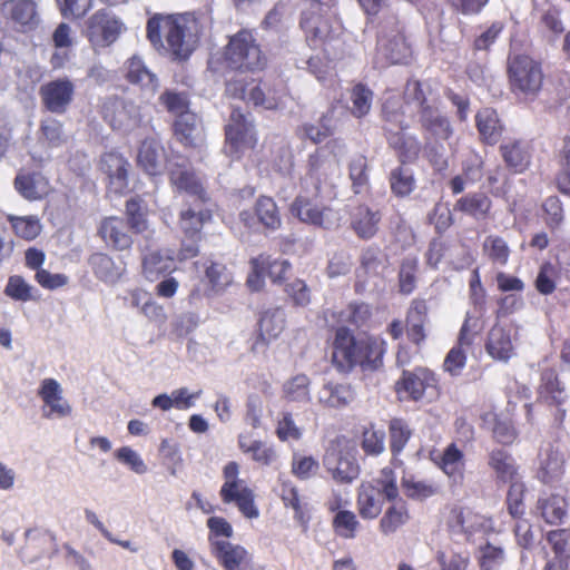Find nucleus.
Masks as SVG:
<instances>
[{"label":"nucleus","mask_w":570,"mask_h":570,"mask_svg":"<svg viewBox=\"0 0 570 570\" xmlns=\"http://www.w3.org/2000/svg\"><path fill=\"white\" fill-rule=\"evenodd\" d=\"M138 166L148 175L155 176L163 171L165 149L155 138L145 139L137 154Z\"/></svg>","instance_id":"24"},{"label":"nucleus","mask_w":570,"mask_h":570,"mask_svg":"<svg viewBox=\"0 0 570 570\" xmlns=\"http://www.w3.org/2000/svg\"><path fill=\"white\" fill-rule=\"evenodd\" d=\"M75 91V83L68 77H60L43 83L39 89V95L48 111L62 115L72 104Z\"/></svg>","instance_id":"11"},{"label":"nucleus","mask_w":570,"mask_h":570,"mask_svg":"<svg viewBox=\"0 0 570 570\" xmlns=\"http://www.w3.org/2000/svg\"><path fill=\"white\" fill-rule=\"evenodd\" d=\"M428 314V304L423 299L412 303L406 318L407 334L412 342L420 344L425 338L424 324Z\"/></svg>","instance_id":"39"},{"label":"nucleus","mask_w":570,"mask_h":570,"mask_svg":"<svg viewBox=\"0 0 570 570\" xmlns=\"http://www.w3.org/2000/svg\"><path fill=\"white\" fill-rule=\"evenodd\" d=\"M175 135L185 146H196L200 140V128L195 115H181L175 121Z\"/></svg>","instance_id":"42"},{"label":"nucleus","mask_w":570,"mask_h":570,"mask_svg":"<svg viewBox=\"0 0 570 570\" xmlns=\"http://www.w3.org/2000/svg\"><path fill=\"white\" fill-rule=\"evenodd\" d=\"M104 117L110 126L124 132L137 128L141 122L139 107L124 98H109L104 105Z\"/></svg>","instance_id":"12"},{"label":"nucleus","mask_w":570,"mask_h":570,"mask_svg":"<svg viewBox=\"0 0 570 570\" xmlns=\"http://www.w3.org/2000/svg\"><path fill=\"white\" fill-rule=\"evenodd\" d=\"M535 511L546 523L551 525L560 524L567 517L568 501L560 494L550 493L538 499Z\"/></svg>","instance_id":"27"},{"label":"nucleus","mask_w":570,"mask_h":570,"mask_svg":"<svg viewBox=\"0 0 570 570\" xmlns=\"http://www.w3.org/2000/svg\"><path fill=\"white\" fill-rule=\"evenodd\" d=\"M277 438L281 441H297L302 436L301 429L295 424L293 416L289 412H283L277 422L276 428Z\"/></svg>","instance_id":"61"},{"label":"nucleus","mask_w":570,"mask_h":570,"mask_svg":"<svg viewBox=\"0 0 570 570\" xmlns=\"http://www.w3.org/2000/svg\"><path fill=\"white\" fill-rule=\"evenodd\" d=\"M351 100L353 104L352 114L355 117L361 118L365 116L371 109L373 92L364 85L358 83L352 90Z\"/></svg>","instance_id":"55"},{"label":"nucleus","mask_w":570,"mask_h":570,"mask_svg":"<svg viewBox=\"0 0 570 570\" xmlns=\"http://www.w3.org/2000/svg\"><path fill=\"white\" fill-rule=\"evenodd\" d=\"M407 519L405 505L401 501L393 502L380 520V529L384 534L394 533Z\"/></svg>","instance_id":"50"},{"label":"nucleus","mask_w":570,"mask_h":570,"mask_svg":"<svg viewBox=\"0 0 570 570\" xmlns=\"http://www.w3.org/2000/svg\"><path fill=\"white\" fill-rule=\"evenodd\" d=\"M257 219L265 227L276 229L281 225V217L275 202L269 197H261L255 207Z\"/></svg>","instance_id":"54"},{"label":"nucleus","mask_w":570,"mask_h":570,"mask_svg":"<svg viewBox=\"0 0 570 570\" xmlns=\"http://www.w3.org/2000/svg\"><path fill=\"white\" fill-rule=\"evenodd\" d=\"M323 465L332 478L340 483H351L360 473L355 456L350 451L334 446L326 451Z\"/></svg>","instance_id":"14"},{"label":"nucleus","mask_w":570,"mask_h":570,"mask_svg":"<svg viewBox=\"0 0 570 570\" xmlns=\"http://www.w3.org/2000/svg\"><path fill=\"white\" fill-rule=\"evenodd\" d=\"M255 144L256 135L252 121L239 109H233L226 126V153L239 157L240 153L253 148Z\"/></svg>","instance_id":"8"},{"label":"nucleus","mask_w":570,"mask_h":570,"mask_svg":"<svg viewBox=\"0 0 570 570\" xmlns=\"http://www.w3.org/2000/svg\"><path fill=\"white\" fill-rule=\"evenodd\" d=\"M383 501L380 493L374 490V484H361L357 495V508L362 518L375 519L382 511Z\"/></svg>","instance_id":"37"},{"label":"nucleus","mask_w":570,"mask_h":570,"mask_svg":"<svg viewBox=\"0 0 570 570\" xmlns=\"http://www.w3.org/2000/svg\"><path fill=\"white\" fill-rule=\"evenodd\" d=\"M0 10L11 27L19 32L33 31L41 22L36 0H0Z\"/></svg>","instance_id":"9"},{"label":"nucleus","mask_w":570,"mask_h":570,"mask_svg":"<svg viewBox=\"0 0 570 570\" xmlns=\"http://www.w3.org/2000/svg\"><path fill=\"white\" fill-rule=\"evenodd\" d=\"M170 181L177 193L186 197L189 204H208L210 197L202 178L184 164H173L170 167Z\"/></svg>","instance_id":"10"},{"label":"nucleus","mask_w":570,"mask_h":570,"mask_svg":"<svg viewBox=\"0 0 570 570\" xmlns=\"http://www.w3.org/2000/svg\"><path fill=\"white\" fill-rule=\"evenodd\" d=\"M485 351L493 360L507 363L515 354L511 331L499 324L493 325L488 333Z\"/></svg>","instance_id":"23"},{"label":"nucleus","mask_w":570,"mask_h":570,"mask_svg":"<svg viewBox=\"0 0 570 570\" xmlns=\"http://www.w3.org/2000/svg\"><path fill=\"white\" fill-rule=\"evenodd\" d=\"M219 494L225 503L235 502L245 517L249 519L258 517L253 492L244 481L233 484L227 491L226 488H222Z\"/></svg>","instance_id":"28"},{"label":"nucleus","mask_w":570,"mask_h":570,"mask_svg":"<svg viewBox=\"0 0 570 570\" xmlns=\"http://www.w3.org/2000/svg\"><path fill=\"white\" fill-rule=\"evenodd\" d=\"M453 209L476 220H483L491 213L492 200L485 193L473 191L456 199Z\"/></svg>","instance_id":"25"},{"label":"nucleus","mask_w":570,"mask_h":570,"mask_svg":"<svg viewBox=\"0 0 570 570\" xmlns=\"http://www.w3.org/2000/svg\"><path fill=\"white\" fill-rule=\"evenodd\" d=\"M126 29L109 9H100L86 20L85 36L95 50L111 46Z\"/></svg>","instance_id":"6"},{"label":"nucleus","mask_w":570,"mask_h":570,"mask_svg":"<svg viewBox=\"0 0 570 570\" xmlns=\"http://www.w3.org/2000/svg\"><path fill=\"white\" fill-rule=\"evenodd\" d=\"M284 327L285 313L279 307L265 311L259 320V332L264 340L276 338Z\"/></svg>","instance_id":"43"},{"label":"nucleus","mask_w":570,"mask_h":570,"mask_svg":"<svg viewBox=\"0 0 570 570\" xmlns=\"http://www.w3.org/2000/svg\"><path fill=\"white\" fill-rule=\"evenodd\" d=\"M411 55L395 18H390L382 27L377 38L376 63L380 67L403 63Z\"/></svg>","instance_id":"5"},{"label":"nucleus","mask_w":570,"mask_h":570,"mask_svg":"<svg viewBox=\"0 0 570 570\" xmlns=\"http://www.w3.org/2000/svg\"><path fill=\"white\" fill-rule=\"evenodd\" d=\"M489 466L502 482L518 481V466L513 456L505 450L494 449L489 453Z\"/></svg>","instance_id":"33"},{"label":"nucleus","mask_w":570,"mask_h":570,"mask_svg":"<svg viewBox=\"0 0 570 570\" xmlns=\"http://www.w3.org/2000/svg\"><path fill=\"white\" fill-rule=\"evenodd\" d=\"M16 235L26 240L35 239L41 232V224L37 216H8Z\"/></svg>","instance_id":"52"},{"label":"nucleus","mask_w":570,"mask_h":570,"mask_svg":"<svg viewBox=\"0 0 570 570\" xmlns=\"http://www.w3.org/2000/svg\"><path fill=\"white\" fill-rule=\"evenodd\" d=\"M483 254L493 264L505 266L510 258V247L508 243L498 235H489L482 244Z\"/></svg>","instance_id":"45"},{"label":"nucleus","mask_w":570,"mask_h":570,"mask_svg":"<svg viewBox=\"0 0 570 570\" xmlns=\"http://www.w3.org/2000/svg\"><path fill=\"white\" fill-rule=\"evenodd\" d=\"M291 212L301 222L326 229L337 226L340 222V216L335 210L320 206L303 197L296 198L291 207Z\"/></svg>","instance_id":"15"},{"label":"nucleus","mask_w":570,"mask_h":570,"mask_svg":"<svg viewBox=\"0 0 570 570\" xmlns=\"http://www.w3.org/2000/svg\"><path fill=\"white\" fill-rule=\"evenodd\" d=\"M301 27L306 33V38L314 42L324 41L331 37V26L323 11L305 10L302 13Z\"/></svg>","instance_id":"32"},{"label":"nucleus","mask_w":570,"mask_h":570,"mask_svg":"<svg viewBox=\"0 0 570 570\" xmlns=\"http://www.w3.org/2000/svg\"><path fill=\"white\" fill-rule=\"evenodd\" d=\"M226 92L233 98L252 102L255 106H262L265 109H274L277 106L274 98L265 97L259 85L254 80L247 81L243 77L227 81Z\"/></svg>","instance_id":"18"},{"label":"nucleus","mask_w":570,"mask_h":570,"mask_svg":"<svg viewBox=\"0 0 570 570\" xmlns=\"http://www.w3.org/2000/svg\"><path fill=\"white\" fill-rule=\"evenodd\" d=\"M559 170L554 176V186L564 196L570 197V136L563 138L558 154Z\"/></svg>","instance_id":"41"},{"label":"nucleus","mask_w":570,"mask_h":570,"mask_svg":"<svg viewBox=\"0 0 570 570\" xmlns=\"http://www.w3.org/2000/svg\"><path fill=\"white\" fill-rule=\"evenodd\" d=\"M126 215L128 229L136 234L148 232L149 225L146 218V208L142 206V200L136 198L127 200Z\"/></svg>","instance_id":"48"},{"label":"nucleus","mask_w":570,"mask_h":570,"mask_svg":"<svg viewBox=\"0 0 570 570\" xmlns=\"http://www.w3.org/2000/svg\"><path fill=\"white\" fill-rule=\"evenodd\" d=\"M348 168L352 186L358 194L367 184V159L363 155H356L351 159Z\"/></svg>","instance_id":"57"},{"label":"nucleus","mask_w":570,"mask_h":570,"mask_svg":"<svg viewBox=\"0 0 570 570\" xmlns=\"http://www.w3.org/2000/svg\"><path fill=\"white\" fill-rule=\"evenodd\" d=\"M383 500L389 502H396L399 499L397 479L391 468H383L373 483Z\"/></svg>","instance_id":"49"},{"label":"nucleus","mask_w":570,"mask_h":570,"mask_svg":"<svg viewBox=\"0 0 570 570\" xmlns=\"http://www.w3.org/2000/svg\"><path fill=\"white\" fill-rule=\"evenodd\" d=\"M480 551V568L482 570H494L498 566L502 564L505 559L504 550L490 542L482 546Z\"/></svg>","instance_id":"60"},{"label":"nucleus","mask_w":570,"mask_h":570,"mask_svg":"<svg viewBox=\"0 0 570 570\" xmlns=\"http://www.w3.org/2000/svg\"><path fill=\"white\" fill-rule=\"evenodd\" d=\"M115 456L118 461L127 465L131 471L137 474H144L147 472V465L145 464L141 456L129 446H122L115 452Z\"/></svg>","instance_id":"63"},{"label":"nucleus","mask_w":570,"mask_h":570,"mask_svg":"<svg viewBox=\"0 0 570 570\" xmlns=\"http://www.w3.org/2000/svg\"><path fill=\"white\" fill-rule=\"evenodd\" d=\"M174 253L167 250L165 254L158 250L146 254L142 258V273L149 281L156 279L160 274L173 268Z\"/></svg>","instance_id":"40"},{"label":"nucleus","mask_w":570,"mask_h":570,"mask_svg":"<svg viewBox=\"0 0 570 570\" xmlns=\"http://www.w3.org/2000/svg\"><path fill=\"white\" fill-rule=\"evenodd\" d=\"M568 394L566 386L559 377L557 371L552 367L542 370L540 381L537 387L538 404H567Z\"/></svg>","instance_id":"19"},{"label":"nucleus","mask_w":570,"mask_h":570,"mask_svg":"<svg viewBox=\"0 0 570 570\" xmlns=\"http://www.w3.org/2000/svg\"><path fill=\"white\" fill-rule=\"evenodd\" d=\"M475 126L483 142L495 145L503 131L498 112L492 108H483L475 115Z\"/></svg>","instance_id":"30"},{"label":"nucleus","mask_w":570,"mask_h":570,"mask_svg":"<svg viewBox=\"0 0 570 570\" xmlns=\"http://www.w3.org/2000/svg\"><path fill=\"white\" fill-rule=\"evenodd\" d=\"M309 380L306 375H297L288 381L284 385V393L286 397L291 401L303 402L308 401L309 392H308Z\"/></svg>","instance_id":"59"},{"label":"nucleus","mask_w":570,"mask_h":570,"mask_svg":"<svg viewBox=\"0 0 570 570\" xmlns=\"http://www.w3.org/2000/svg\"><path fill=\"white\" fill-rule=\"evenodd\" d=\"M426 371L404 372L401 381L396 383V393L401 400H420L425 392Z\"/></svg>","instance_id":"36"},{"label":"nucleus","mask_w":570,"mask_h":570,"mask_svg":"<svg viewBox=\"0 0 570 570\" xmlns=\"http://www.w3.org/2000/svg\"><path fill=\"white\" fill-rule=\"evenodd\" d=\"M14 187L22 197L29 200L40 199L49 190L47 179L40 174L18 175L14 179Z\"/></svg>","instance_id":"38"},{"label":"nucleus","mask_w":570,"mask_h":570,"mask_svg":"<svg viewBox=\"0 0 570 570\" xmlns=\"http://www.w3.org/2000/svg\"><path fill=\"white\" fill-rule=\"evenodd\" d=\"M212 541V551L222 562L226 570H239L240 564L246 559L247 552L239 546H234L225 540Z\"/></svg>","instance_id":"34"},{"label":"nucleus","mask_w":570,"mask_h":570,"mask_svg":"<svg viewBox=\"0 0 570 570\" xmlns=\"http://www.w3.org/2000/svg\"><path fill=\"white\" fill-rule=\"evenodd\" d=\"M380 219L381 216L377 210L360 205L352 213L351 225L358 237L368 239L376 234Z\"/></svg>","instance_id":"31"},{"label":"nucleus","mask_w":570,"mask_h":570,"mask_svg":"<svg viewBox=\"0 0 570 570\" xmlns=\"http://www.w3.org/2000/svg\"><path fill=\"white\" fill-rule=\"evenodd\" d=\"M500 155L509 170L523 174L532 161L533 147L522 139H510L500 145Z\"/></svg>","instance_id":"16"},{"label":"nucleus","mask_w":570,"mask_h":570,"mask_svg":"<svg viewBox=\"0 0 570 570\" xmlns=\"http://www.w3.org/2000/svg\"><path fill=\"white\" fill-rule=\"evenodd\" d=\"M547 541L552 548L554 560L569 563L570 560V529L551 530Z\"/></svg>","instance_id":"53"},{"label":"nucleus","mask_w":570,"mask_h":570,"mask_svg":"<svg viewBox=\"0 0 570 570\" xmlns=\"http://www.w3.org/2000/svg\"><path fill=\"white\" fill-rule=\"evenodd\" d=\"M527 492V487L524 482L521 480L513 481L510 483V487L505 497V505L508 513L514 520H520L525 514V504L524 497Z\"/></svg>","instance_id":"46"},{"label":"nucleus","mask_w":570,"mask_h":570,"mask_svg":"<svg viewBox=\"0 0 570 570\" xmlns=\"http://www.w3.org/2000/svg\"><path fill=\"white\" fill-rule=\"evenodd\" d=\"M563 474V454L552 445H548L547 448L541 449L539 453L537 479L544 484H551L561 480Z\"/></svg>","instance_id":"21"},{"label":"nucleus","mask_w":570,"mask_h":570,"mask_svg":"<svg viewBox=\"0 0 570 570\" xmlns=\"http://www.w3.org/2000/svg\"><path fill=\"white\" fill-rule=\"evenodd\" d=\"M88 264L95 276L106 284L114 285L122 276L125 267L121 263H116L111 257L104 253H95Z\"/></svg>","instance_id":"29"},{"label":"nucleus","mask_w":570,"mask_h":570,"mask_svg":"<svg viewBox=\"0 0 570 570\" xmlns=\"http://www.w3.org/2000/svg\"><path fill=\"white\" fill-rule=\"evenodd\" d=\"M206 277L214 293L223 292L233 282L230 272L219 263H212L206 268Z\"/></svg>","instance_id":"56"},{"label":"nucleus","mask_w":570,"mask_h":570,"mask_svg":"<svg viewBox=\"0 0 570 570\" xmlns=\"http://www.w3.org/2000/svg\"><path fill=\"white\" fill-rule=\"evenodd\" d=\"M361 446L367 455H381L385 451V431L371 423L363 430Z\"/></svg>","instance_id":"51"},{"label":"nucleus","mask_w":570,"mask_h":570,"mask_svg":"<svg viewBox=\"0 0 570 570\" xmlns=\"http://www.w3.org/2000/svg\"><path fill=\"white\" fill-rule=\"evenodd\" d=\"M225 57L228 66L236 70H262L266 65L265 56L252 32L247 30H242L229 39Z\"/></svg>","instance_id":"4"},{"label":"nucleus","mask_w":570,"mask_h":570,"mask_svg":"<svg viewBox=\"0 0 570 570\" xmlns=\"http://www.w3.org/2000/svg\"><path fill=\"white\" fill-rule=\"evenodd\" d=\"M541 209L546 226L551 232L559 229L564 220V209L561 199L554 195L549 196L543 200Z\"/></svg>","instance_id":"47"},{"label":"nucleus","mask_w":570,"mask_h":570,"mask_svg":"<svg viewBox=\"0 0 570 570\" xmlns=\"http://www.w3.org/2000/svg\"><path fill=\"white\" fill-rule=\"evenodd\" d=\"M303 135L313 142H322L333 132V125L327 115L323 116L320 125L305 124L302 127Z\"/></svg>","instance_id":"64"},{"label":"nucleus","mask_w":570,"mask_h":570,"mask_svg":"<svg viewBox=\"0 0 570 570\" xmlns=\"http://www.w3.org/2000/svg\"><path fill=\"white\" fill-rule=\"evenodd\" d=\"M125 78L140 88L148 97H153L159 87V80L145 63L141 57L134 55L124 65Z\"/></svg>","instance_id":"17"},{"label":"nucleus","mask_w":570,"mask_h":570,"mask_svg":"<svg viewBox=\"0 0 570 570\" xmlns=\"http://www.w3.org/2000/svg\"><path fill=\"white\" fill-rule=\"evenodd\" d=\"M435 465L445 473L454 484L464 480L465 458L455 442L450 443L441 455L432 459Z\"/></svg>","instance_id":"22"},{"label":"nucleus","mask_w":570,"mask_h":570,"mask_svg":"<svg viewBox=\"0 0 570 570\" xmlns=\"http://www.w3.org/2000/svg\"><path fill=\"white\" fill-rule=\"evenodd\" d=\"M98 235L110 247L125 250L132 245V237L128 224L120 217L111 216L101 220Z\"/></svg>","instance_id":"20"},{"label":"nucleus","mask_w":570,"mask_h":570,"mask_svg":"<svg viewBox=\"0 0 570 570\" xmlns=\"http://www.w3.org/2000/svg\"><path fill=\"white\" fill-rule=\"evenodd\" d=\"M390 432V449L392 452V463L400 464L397 459L399 454L403 451L407 441L411 438V430L409 425L401 419H393L389 426Z\"/></svg>","instance_id":"44"},{"label":"nucleus","mask_w":570,"mask_h":570,"mask_svg":"<svg viewBox=\"0 0 570 570\" xmlns=\"http://www.w3.org/2000/svg\"><path fill=\"white\" fill-rule=\"evenodd\" d=\"M507 76L511 92L531 101L542 91L546 79L542 62L527 53L509 55Z\"/></svg>","instance_id":"3"},{"label":"nucleus","mask_w":570,"mask_h":570,"mask_svg":"<svg viewBox=\"0 0 570 570\" xmlns=\"http://www.w3.org/2000/svg\"><path fill=\"white\" fill-rule=\"evenodd\" d=\"M452 135L453 129L446 117L438 115L430 118V164L438 173H443L449 167V139Z\"/></svg>","instance_id":"7"},{"label":"nucleus","mask_w":570,"mask_h":570,"mask_svg":"<svg viewBox=\"0 0 570 570\" xmlns=\"http://www.w3.org/2000/svg\"><path fill=\"white\" fill-rule=\"evenodd\" d=\"M384 340L375 336L355 337L344 326L338 327L333 343V363L341 372L360 365L363 371H375L383 365Z\"/></svg>","instance_id":"2"},{"label":"nucleus","mask_w":570,"mask_h":570,"mask_svg":"<svg viewBox=\"0 0 570 570\" xmlns=\"http://www.w3.org/2000/svg\"><path fill=\"white\" fill-rule=\"evenodd\" d=\"M356 397V392L350 384H325L318 392L321 403L331 407H341L351 404Z\"/></svg>","instance_id":"35"},{"label":"nucleus","mask_w":570,"mask_h":570,"mask_svg":"<svg viewBox=\"0 0 570 570\" xmlns=\"http://www.w3.org/2000/svg\"><path fill=\"white\" fill-rule=\"evenodd\" d=\"M556 268L549 263L544 262L538 272L534 281L535 289L542 295H551L556 291Z\"/></svg>","instance_id":"58"},{"label":"nucleus","mask_w":570,"mask_h":570,"mask_svg":"<svg viewBox=\"0 0 570 570\" xmlns=\"http://www.w3.org/2000/svg\"><path fill=\"white\" fill-rule=\"evenodd\" d=\"M327 148L331 149L332 157L316 153L308 160L307 177L314 183L316 189L338 171V157L346 151L345 145L340 140H332L328 142Z\"/></svg>","instance_id":"13"},{"label":"nucleus","mask_w":570,"mask_h":570,"mask_svg":"<svg viewBox=\"0 0 570 570\" xmlns=\"http://www.w3.org/2000/svg\"><path fill=\"white\" fill-rule=\"evenodd\" d=\"M208 204H189L180 212V229L186 237L200 236L204 224L212 218Z\"/></svg>","instance_id":"26"},{"label":"nucleus","mask_w":570,"mask_h":570,"mask_svg":"<svg viewBox=\"0 0 570 570\" xmlns=\"http://www.w3.org/2000/svg\"><path fill=\"white\" fill-rule=\"evenodd\" d=\"M147 37L157 51L187 59L196 48V22L191 14L154 17L147 22Z\"/></svg>","instance_id":"1"},{"label":"nucleus","mask_w":570,"mask_h":570,"mask_svg":"<svg viewBox=\"0 0 570 570\" xmlns=\"http://www.w3.org/2000/svg\"><path fill=\"white\" fill-rule=\"evenodd\" d=\"M160 102L166 107V109L176 115L177 118L181 115H188V99L185 94L181 92H175L170 90H166L160 96Z\"/></svg>","instance_id":"62"}]
</instances>
